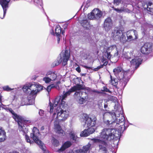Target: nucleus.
<instances>
[{
	"label": "nucleus",
	"mask_w": 153,
	"mask_h": 153,
	"mask_svg": "<svg viewBox=\"0 0 153 153\" xmlns=\"http://www.w3.org/2000/svg\"><path fill=\"white\" fill-rule=\"evenodd\" d=\"M71 138L75 141H76L77 138L76 133L74 131H71L70 133Z\"/></svg>",
	"instance_id": "c85d7f7f"
},
{
	"label": "nucleus",
	"mask_w": 153,
	"mask_h": 153,
	"mask_svg": "<svg viewBox=\"0 0 153 153\" xmlns=\"http://www.w3.org/2000/svg\"><path fill=\"white\" fill-rule=\"evenodd\" d=\"M2 108L6 110L7 111H9V109L10 108H9V105H4L2 104Z\"/></svg>",
	"instance_id": "ea45409f"
},
{
	"label": "nucleus",
	"mask_w": 153,
	"mask_h": 153,
	"mask_svg": "<svg viewBox=\"0 0 153 153\" xmlns=\"http://www.w3.org/2000/svg\"><path fill=\"white\" fill-rule=\"evenodd\" d=\"M102 14V12L99 9H94L88 14V18L90 19H99L101 18Z\"/></svg>",
	"instance_id": "4468645a"
},
{
	"label": "nucleus",
	"mask_w": 153,
	"mask_h": 153,
	"mask_svg": "<svg viewBox=\"0 0 153 153\" xmlns=\"http://www.w3.org/2000/svg\"><path fill=\"white\" fill-rule=\"evenodd\" d=\"M6 137V132L2 128L0 127V142L4 141Z\"/></svg>",
	"instance_id": "bb28decb"
},
{
	"label": "nucleus",
	"mask_w": 153,
	"mask_h": 153,
	"mask_svg": "<svg viewBox=\"0 0 153 153\" xmlns=\"http://www.w3.org/2000/svg\"><path fill=\"white\" fill-rule=\"evenodd\" d=\"M86 98V97H85V99Z\"/></svg>",
	"instance_id": "bf43d9fd"
},
{
	"label": "nucleus",
	"mask_w": 153,
	"mask_h": 153,
	"mask_svg": "<svg viewBox=\"0 0 153 153\" xmlns=\"http://www.w3.org/2000/svg\"><path fill=\"white\" fill-rule=\"evenodd\" d=\"M107 106H108L107 105V104H105L104 105V108H106L107 107Z\"/></svg>",
	"instance_id": "3c124183"
},
{
	"label": "nucleus",
	"mask_w": 153,
	"mask_h": 153,
	"mask_svg": "<svg viewBox=\"0 0 153 153\" xmlns=\"http://www.w3.org/2000/svg\"><path fill=\"white\" fill-rule=\"evenodd\" d=\"M91 149V144L89 142L87 145L84 146L82 149H80L76 151V153H87L88 151Z\"/></svg>",
	"instance_id": "4be33fe9"
},
{
	"label": "nucleus",
	"mask_w": 153,
	"mask_h": 153,
	"mask_svg": "<svg viewBox=\"0 0 153 153\" xmlns=\"http://www.w3.org/2000/svg\"><path fill=\"white\" fill-rule=\"evenodd\" d=\"M8 111L12 114L13 119L17 122L19 126V130L20 131L22 132L23 135H25V139L27 142L31 144L32 142L29 137L26 134L28 130L26 125L30 123L31 122V120H30L23 119L21 116L17 115L11 108L9 109Z\"/></svg>",
	"instance_id": "20e7f679"
},
{
	"label": "nucleus",
	"mask_w": 153,
	"mask_h": 153,
	"mask_svg": "<svg viewBox=\"0 0 153 153\" xmlns=\"http://www.w3.org/2000/svg\"><path fill=\"white\" fill-rule=\"evenodd\" d=\"M35 4L41 6L42 4V0H33Z\"/></svg>",
	"instance_id": "e433bc0d"
},
{
	"label": "nucleus",
	"mask_w": 153,
	"mask_h": 153,
	"mask_svg": "<svg viewBox=\"0 0 153 153\" xmlns=\"http://www.w3.org/2000/svg\"><path fill=\"white\" fill-rule=\"evenodd\" d=\"M72 151H71V152H69L68 153H72Z\"/></svg>",
	"instance_id": "6e6d98bb"
},
{
	"label": "nucleus",
	"mask_w": 153,
	"mask_h": 153,
	"mask_svg": "<svg viewBox=\"0 0 153 153\" xmlns=\"http://www.w3.org/2000/svg\"><path fill=\"white\" fill-rule=\"evenodd\" d=\"M112 26V23L111 18L108 17L104 22V27L106 31H108L111 29Z\"/></svg>",
	"instance_id": "aec40b11"
},
{
	"label": "nucleus",
	"mask_w": 153,
	"mask_h": 153,
	"mask_svg": "<svg viewBox=\"0 0 153 153\" xmlns=\"http://www.w3.org/2000/svg\"><path fill=\"white\" fill-rule=\"evenodd\" d=\"M2 89L4 90L7 91H10L13 90V88H10L8 85L3 86L2 87Z\"/></svg>",
	"instance_id": "f704fd0d"
},
{
	"label": "nucleus",
	"mask_w": 153,
	"mask_h": 153,
	"mask_svg": "<svg viewBox=\"0 0 153 153\" xmlns=\"http://www.w3.org/2000/svg\"><path fill=\"white\" fill-rule=\"evenodd\" d=\"M8 111L12 114L13 119L17 122L19 126V130L20 131L22 132L23 135H25V139L27 142L31 144L32 142L29 137L26 134L28 130L26 125L30 123L31 122V120H30L23 119L21 116L17 115L11 108L9 109Z\"/></svg>",
	"instance_id": "7ed1b4c3"
},
{
	"label": "nucleus",
	"mask_w": 153,
	"mask_h": 153,
	"mask_svg": "<svg viewBox=\"0 0 153 153\" xmlns=\"http://www.w3.org/2000/svg\"><path fill=\"white\" fill-rule=\"evenodd\" d=\"M111 80L110 81V83L114 86H116L118 84V81L116 79L113 78L111 75H110Z\"/></svg>",
	"instance_id": "7c9ffc66"
},
{
	"label": "nucleus",
	"mask_w": 153,
	"mask_h": 153,
	"mask_svg": "<svg viewBox=\"0 0 153 153\" xmlns=\"http://www.w3.org/2000/svg\"><path fill=\"white\" fill-rule=\"evenodd\" d=\"M123 32L121 30H115L112 33V36L113 39L115 41H118Z\"/></svg>",
	"instance_id": "6ab92c4d"
},
{
	"label": "nucleus",
	"mask_w": 153,
	"mask_h": 153,
	"mask_svg": "<svg viewBox=\"0 0 153 153\" xmlns=\"http://www.w3.org/2000/svg\"><path fill=\"white\" fill-rule=\"evenodd\" d=\"M152 49L151 45L148 43H146L142 47L141 51L143 54H148L151 52Z\"/></svg>",
	"instance_id": "f3484780"
},
{
	"label": "nucleus",
	"mask_w": 153,
	"mask_h": 153,
	"mask_svg": "<svg viewBox=\"0 0 153 153\" xmlns=\"http://www.w3.org/2000/svg\"><path fill=\"white\" fill-rule=\"evenodd\" d=\"M86 75L85 74H82V76H85Z\"/></svg>",
	"instance_id": "603ef678"
},
{
	"label": "nucleus",
	"mask_w": 153,
	"mask_h": 153,
	"mask_svg": "<svg viewBox=\"0 0 153 153\" xmlns=\"http://www.w3.org/2000/svg\"><path fill=\"white\" fill-rule=\"evenodd\" d=\"M44 111L40 109L39 111V114L41 116H43L44 114Z\"/></svg>",
	"instance_id": "79ce46f5"
},
{
	"label": "nucleus",
	"mask_w": 153,
	"mask_h": 153,
	"mask_svg": "<svg viewBox=\"0 0 153 153\" xmlns=\"http://www.w3.org/2000/svg\"><path fill=\"white\" fill-rule=\"evenodd\" d=\"M52 88H57V85L56 84H53L50 85Z\"/></svg>",
	"instance_id": "37998d69"
},
{
	"label": "nucleus",
	"mask_w": 153,
	"mask_h": 153,
	"mask_svg": "<svg viewBox=\"0 0 153 153\" xmlns=\"http://www.w3.org/2000/svg\"><path fill=\"white\" fill-rule=\"evenodd\" d=\"M71 145V143L69 141L65 142L62 145L61 147L58 150V152L60 153L69 147Z\"/></svg>",
	"instance_id": "393cba45"
},
{
	"label": "nucleus",
	"mask_w": 153,
	"mask_h": 153,
	"mask_svg": "<svg viewBox=\"0 0 153 153\" xmlns=\"http://www.w3.org/2000/svg\"><path fill=\"white\" fill-rule=\"evenodd\" d=\"M57 36L58 37L57 42H58V43H59L60 41V36L59 35V36Z\"/></svg>",
	"instance_id": "09e8293b"
},
{
	"label": "nucleus",
	"mask_w": 153,
	"mask_h": 153,
	"mask_svg": "<svg viewBox=\"0 0 153 153\" xmlns=\"http://www.w3.org/2000/svg\"><path fill=\"white\" fill-rule=\"evenodd\" d=\"M76 71L78 72L79 73L80 72V68L79 67H78L76 68Z\"/></svg>",
	"instance_id": "49530a36"
},
{
	"label": "nucleus",
	"mask_w": 153,
	"mask_h": 153,
	"mask_svg": "<svg viewBox=\"0 0 153 153\" xmlns=\"http://www.w3.org/2000/svg\"><path fill=\"white\" fill-rule=\"evenodd\" d=\"M123 56L125 59H128L133 58L134 57V56L132 52H125L123 54Z\"/></svg>",
	"instance_id": "cd10ccee"
},
{
	"label": "nucleus",
	"mask_w": 153,
	"mask_h": 153,
	"mask_svg": "<svg viewBox=\"0 0 153 153\" xmlns=\"http://www.w3.org/2000/svg\"><path fill=\"white\" fill-rule=\"evenodd\" d=\"M114 74L119 80V85L122 88L124 89L130 77L131 73L129 71H124L120 67L114 69Z\"/></svg>",
	"instance_id": "39448f33"
},
{
	"label": "nucleus",
	"mask_w": 153,
	"mask_h": 153,
	"mask_svg": "<svg viewBox=\"0 0 153 153\" xmlns=\"http://www.w3.org/2000/svg\"><path fill=\"white\" fill-rule=\"evenodd\" d=\"M142 61V59L139 56L135 57L130 62L131 65H135V69H137L141 64Z\"/></svg>",
	"instance_id": "a211bd4d"
},
{
	"label": "nucleus",
	"mask_w": 153,
	"mask_h": 153,
	"mask_svg": "<svg viewBox=\"0 0 153 153\" xmlns=\"http://www.w3.org/2000/svg\"><path fill=\"white\" fill-rule=\"evenodd\" d=\"M43 87L42 86L38 83L33 82L26 84L23 86L22 89L23 91L25 92H27L28 89L32 95L35 96L37 92L42 90Z\"/></svg>",
	"instance_id": "0eeeda50"
},
{
	"label": "nucleus",
	"mask_w": 153,
	"mask_h": 153,
	"mask_svg": "<svg viewBox=\"0 0 153 153\" xmlns=\"http://www.w3.org/2000/svg\"><path fill=\"white\" fill-rule=\"evenodd\" d=\"M114 103V107L115 112L111 113L113 120L110 121L108 120L104 121V123L107 126L114 128H105L102 130L100 137L104 140L96 139L92 140L94 143L97 144L100 150L105 152L107 150L106 147L107 144L104 140L119 139L121 132H123L127 126H125V119L124 116L122 114V110L120 104L116 99H115Z\"/></svg>",
	"instance_id": "f257e3e1"
},
{
	"label": "nucleus",
	"mask_w": 153,
	"mask_h": 153,
	"mask_svg": "<svg viewBox=\"0 0 153 153\" xmlns=\"http://www.w3.org/2000/svg\"><path fill=\"white\" fill-rule=\"evenodd\" d=\"M40 74L41 75H43V76H44V75L46 76V72L44 71H41L40 72Z\"/></svg>",
	"instance_id": "a18cd8bd"
},
{
	"label": "nucleus",
	"mask_w": 153,
	"mask_h": 153,
	"mask_svg": "<svg viewBox=\"0 0 153 153\" xmlns=\"http://www.w3.org/2000/svg\"><path fill=\"white\" fill-rule=\"evenodd\" d=\"M79 79L78 77L74 78L73 80V82L76 85H79L78 84L79 82Z\"/></svg>",
	"instance_id": "c9c22d12"
},
{
	"label": "nucleus",
	"mask_w": 153,
	"mask_h": 153,
	"mask_svg": "<svg viewBox=\"0 0 153 153\" xmlns=\"http://www.w3.org/2000/svg\"><path fill=\"white\" fill-rule=\"evenodd\" d=\"M132 36H134V35H132Z\"/></svg>",
	"instance_id": "13d9d810"
},
{
	"label": "nucleus",
	"mask_w": 153,
	"mask_h": 153,
	"mask_svg": "<svg viewBox=\"0 0 153 153\" xmlns=\"http://www.w3.org/2000/svg\"><path fill=\"white\" fill-rule=\"evenodd\" d=\"M62 34H64V31H62Z\"/></svg>",
	"instance_id": "5fc2aeb1"
},
{
	"label": "nucleus",
	"mask_w": 153,
	"mask_h": 153,
	"mask_svg": "<svg viewBox=\"0 0 153 153\" xmlns=\"http://www.w3.org/2000/svg\"><path fill=\"white\" fill-rule=\"evenodd\" d=\"M27 90V92L23 91L25 93L22 98L21 104L22 105H32L34 103V98L35 96L32 95L30 92Z\"/></svg>",
	"instance_id": "9b49d317"
},
{
	"label": "nucleus",
	"mask_w": 153,
	"mask_h": 153,
	"mask_svg": "<svg viewBox=\"0 0 153 153\" xmlns=\"http://www.w3.org/2000/svg\"><path fill=\"white\" fill-rule=\"evenodd\" d=\"M85 100V99L82 97H80L79 100V102L80 104H82Z\"/></svg>",
	"instance_id": "a19ab883"
},
{
	"label": "nucleus",
	"mask_w": 153,
	"mask_h": 153,
	"mask_svg": "<svg viewBox=\"0 0 153 153\" xmlns=\"http://www.w3.org/2000/svg\"><path fill=\"white\" fill-rule=\"evenodd\" d=\"M83 89V87L81 85H76L72 87L68 91L65 93L64 92L63 94L60 96V97L62 98V99L65 100V99L68 96L70 95L72 92L75 91L74 94V97L76 98L81 97L82 96L83 92L81 91V90Z\"/></svg>",
	"instance_id": "6e6552de"
},
{
	"label": "nucleus",
	"mask_w": 153,
	"mask_h": 153,
	"mask_svg": "<svg viewBox=\"0 0 153 153\" xmlns=\"http://www.w3.org/2000/svg\"><path fill=\"white\" fill-rule=\"evenodd\" d=\"M10 0H0V4L3 8L4 11L3 16L1 18L3 19L6 13L7 8L8 7Z\"/></svg>",
	"instance_id": "412c9836"
},
{
	"label": "nucleus",
	"mask_w": 153,
	"mask_h": 153,
	"mask_svg": "<svg viewBox=\"0 0 153 153\" xmlns=\"http://www.w3.org/2000/svg\"><path fill=\"white\" fill-rule=\"evenodd\" d=\"M42 80L46 84L49 83L51 81L49 77L47 76L46 74V76L42 79Z\"/></svg>",
	"instance_id": "72a5a7b5"
},
{
	"label": "nucleus",
	"mask_w": 153,
	"mask_h": 153,
	"mask_svg": "<svg viewBox=\"0 0 153 153\" xmlns=\"http://www.w3.org/2000/svg\"><path fill=\"white\" fill-rule=\"evenodd\" d=\"M40 135L39 131L36 127H34L33 130V133L31 134L30 137L39 147L44 151V153H50L48 150L45 149V146L44 143L39 139Z\"/></svg>",
	"instance_id": "1a4fd4ad"
},
{
	"label": "nucleus",
	"mask_w": 153,
	"mask_h": 153,
	"mask_svg": "<svg viewBox=\"0 0 153 153\" xmlns=\"http://www.w3.org/2000/svg\"><path fill=\"white\" fill-rule=\"evenodd\" d=\"M64 100L60 96L57 97L54 100L53 103L50 102L47 108V110L50 113L52 112L53 109L56 111V113L54 112L52 116V120L54 121V129L56 132L61 136L64 135L65 134L59 125V122L65 121L69 116L68 111L64 110L67 106Z\"/></svg>",
	"instance_id": "f03ea898"
},
{
	"label": "nucleus",
	"mask_w": 153,
	"mask_h": 153,
	"mask_svg": "<svg viewBox=\"0 0 153 153\" xmlns=\"http://www.w3.org/2000/svg\"><path fill=\"white\" fill-rule=\"evenodd\" d=\"M51 142L52 144L55 146H58L59 145V143L58 140L56 139L54 137H52Z\"/></svg>",
	"instance_id": "473e14b6"
},
{
	"label": "nucleus",
	"mask_w": 153,
	"mask_h": 153,
	"mask_svg": "<svg viewBox=\"0 0 153 153\" xmlns=\"http://www.w3.org/2000/svg\"><path fill=\"white\" fill-rule=\"evenodd\" d=\"M116 51V52L114 54V57L118 56L119 57L120 54L119 53V50L117 48L115 45H112L107 48L106 52L104 53L102 57L101 62L103 63L102 65H101L100 66L97 67L94 69L95 71H97L103 66L106 65L108 64V60L110 59L111 56V52L113 51Z\"/></svg>",
	"instance_id": "423d86ee"
},
{
	"label": "nucleus",
	"mask_w": 153,
	"mask_h": 153,
	"mask_svg": "<svg viewBox=\"0 0 153 153\" xmlns=\"http://www.w3.org/2000/svg\"><path fill=\"white\" fill-rule=\"evenodd\" d=\"M95 131V129L93 128H88L82 131L80 134L81 137H86L92 134Z\"/></svg>",
	"instance_id": "5701e85b"
},
{
	"label": "nucleus",
	"mask_w": 153,
	"mask_h": 153,
	"mask_svg": "<svg viewBox=\"0 0 153 153\" xmlns=\"http://www.w3.org/2000/svg\"><path fill=\"white\" fill-rule=\"evenodd\" d=\"M81 25L85 29H89L91 25L89 21L87 19L83 20L80 22Z\"/></svg>",
	"instance_id": "a878e982"
},
{
	"label": "nucleus",
	"mask_w": 153,
	"mask_h": 153,
	"mask_svg": "<svg viewBox=\"0 0 153 153\" xmlns=\"http://www.w3.org/2000/svg\"><path fill=\"white\" fill-rule=\"evenodd\" d=\"M44 129V126H42L41 127V130H43Z\"/></svg>",
	"instance_id": "8fccbe9b"
},
{
	"label": "nucleus",
	"mask_w": 153,
	"mask_h": 153,
	"mask_svg": "<svg viewBox=\"0 0 153 153\" xmlns=\"http://www.w3.org/2000/svg\"><path fill=\"white\" fill-rule=\"evenodd\" d=\"M61 32V28L59 25L56 26L55 29V34L57 36H59Z\"/></svg>",
	"instance_id": "2f4dec72"
},
{
	"label": "nucleus",
	"mask_w": 153,
	"mask_h": 153,
	"mask_svg": "<svg viewBox=\"0 0 153 153\" xmlns=\"http://www.w3.org/2000/svg\"><path fill=\"white\" fill-rule=\"evenodd\" d=\"M83 118L85 122V126L88 128H93L96 123V118L95 117L89 118L86 114H83Z\"/></svg>",
	"instance_id": "ddd939ff"
},
{
	"label": "nucleus",
	"mask_w": 153,
	"mask_h": 153,
	"mask_svg": "<svg viewBox=\"0 0 153 153\" xmlns=\"http://www.w3.org/2000/svg\"><path fill=\"white\" fill-rule=\"evenodd\" d=\"M70 56V53L68 51L63 50L62 51L58 57L57 61L55 63V65L57 66L61 63L65 66L67 63Z\"/></svg>",
	"instance_id": "9d476101"
},
{
	"label": "nucleus",
	"mask_w": 153,
	"mask_h": 153,
	"mask_svg": "<svg viewBox=\"0 0 153 153\" xmlns=\"http://www.w3.org/2000/svg\"><path fill=\"white\" fill-rule=\"evenodd\" d=\"M102 44L101 47H104V48H105V47H106L108 45V42H107L105 40H103L102 42Z\"/></svg>",
	"instance_id": "4c0bfd02"
},
{
	"label": "nucleus",
	"mask_w": 153,
	"mask_h": 153,
	"mask_svg": "<svg viewBox=\"0 0 153 153\" xmlns=\"http://www.w3.org/2000/svg\"><path fill=\"white\" fill-rule=\"evenodd\" d=\"M52 88L50 85L48 86L47 88V90L48 92L51 91V89Z\"/></svg>",
	"instance_id": "c03bdc74"
},
{
	"label": "nucleus",
	"mask_w": 153,
	"mask_h": 153,
	"mask_svg": "<svg viewBox=\"0 0 153 153\" xmlns=\"http://www.w3.org/2000/svg\"><path fill=\"white\" fill-rule=\"evenodd\" d=\"M121 0H114V4L116 6L119 5L120 4H121L122 7L120 8H114V10L119 13H129L130 12V10L126 8L128 4L122 1L121 3Z\"/></svg>",
	"instance_id": "f8f14e48"
},
{
	"label": "nucleus",
	"mask_w": 153,
	"mask_h": 153,
	"mask_svg": "<svg viewBox=\"0 0 153 153\" xmlns=\"http://www.w3.org/2000/svg\"><path fill=\"white\" fill-rule=\"evenodd\" d=\"M47 76L49 77L51 81H54L56 79L57 76L55 71H48L46 74Z\"/></svg>",
	"instance_id": "b1692460"
},
{
	"label": "nucleus",
	"mask_w": 153,
	"mask_h": 153,
	"mask_svg": "<svg viewBox=\"0 0 153 153\" xmlns=\"http://www.w3.org/2000/svg\"><path fill=\"white\" fill-rule=\"evenodd\" d=\"M128 42H131L137 39L138 35L137 31L134 30H132L127 31L126 33Z\"/></svg>",
	"instance_id": "2eb2a0df"
},
{
	"label": "nucleus",
	"mask_w": 153,
	"mask_h": 153,
	"mask_svg": "<svg viewBox=\"0 0 153 153\" xmlns=\"http://www.w3.org/2000/svg\"><path fill=\"white\" fill-rule=\"evenodd\" d=\"M85 7H87H87H87V6H86V5L85 6Z\"/></svg>",
	"instance_id": "4d7b16f0"
},
{
	"label": "nucleus",
	"mask_w": 153,
	"mask_h": 153,
	"mask_svg": "<svg viewBox=\"0 0 153 153\" xmlns=\"http://www.w3.org/2000/svg\"><path fill=\"white\" fill-rule=\"evenodd\" d=\"M83 67L86 69H91V67L88 66L86 65H84Z\"/></svg>",
	"instance_id": "de8ad7c7"
},
{
	"label": "nucleus",
	"mask_w": 153,
	"mask_h": 153,
	"mask_svg": "<svg viewBox=\"0 0 153 153\" xmlns=\"http://www.w3.org/2000/svg\"><path fill=\"white\" fill-rule=\"evenodd\" d=\"M137 5L139 8H140L142 6L145 9L153 13V4L152 3L149 2L142 5V3L140 2L137 4Z\"/></svg>",
	"instance_id": "dca6fc26"
},
{
	"label": "nucleus",
	"mask_w": 153,
	"mask_h": 153,
	"mask_svg": "<svg viewBox=\"0 0 153 153\" xmlns=\"http://www.w3.org/2000/svg\"><path fill=\"white\" fill-rule=\"evenodd\" d=\"M1 96H0V102H1Z\"/></svg>",
	"instance_id": "864d4df0"
},
{
	"label": "nucleus",
	"mask_w": 153,
	"mask_h": 153,
	"mask_svg": "<svg viewBox=\"0 0 153 153\" xmlns=\"http://www.w3.org/2000/svg\"><path fill=\"white\" fill-rule=\"evenodd\" d=\"M119 41H120V42L123 44H124L128 42L127 39H126V36L123 34V33L122 34V35H121L120 37Z\"/></svg>",
	"instance_id": "c756f323"
},
{
	"label": "nucleus",
	"mask_w": 153,
	"mask_h": 153,
	"mask_svg": "<svg viewBox=\"0 0 153 153\" xmlns=\"http://www.w3.org/2000/svg\"><path fill=\"white\" fill-rule=\"evenodd\" d=\"M101 90L102 91H105L106 92H108L109 93L111 92V91L109 90L108 89L107 87L105 86L103 88H102Z\"/></svg>",
	"instance_id": "58836bf2"
}]
</instances>
